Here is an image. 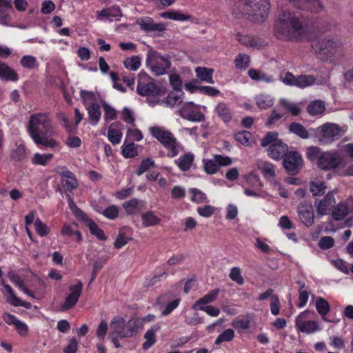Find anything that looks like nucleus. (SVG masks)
Here are the masks:
<instances>
[{
  "mask_svg": "<svg viewBox=\"0 0 353 353\" xmlns=\"http://www.w3.org/2000/svg\"><path fill=\"white\" fill-rule=\"evenodd\" d=\"M85 225L88 227L90 233L99 240L105 241L107 239L103 231L92 219L88 221Z\"/></svg>",
  "mask_w": 353,
  "mask_h": 353,
  "instance_id": "ea45409f",
  "label": "nucleus"
},
{
  "mask_svg": "<svg viewBox=\"0 0 353 353\" xmlns=\"http://www.w3.org/2000/svg\"><path fill=\"white\" fill-rule=\"evenodd\" d=\"M160 327L158 325H154L151 327L145 334L144 337L146 341L143 344V348L144 350L149 349L156 341L155 332L159 330Z\"/></svg>",
  "mask_w": 353,
  "mask_h": 353,
  "instance_id": "f704fd0d",
  "label": "nucleus"
},
{
  "mask_svg": "<svg viewBox=\"0 0 353 353\" xmlns=\"http://www.w3.org/2000/svg\"><path fill=\"white\" fill-rule=\"evenodd\" d=\"M234 337V331L232 329H227L220 334L215 340V345H220L223 342H229L233 340Z\"/></svg>",
  "mask_w": 353,
  "mask_h": 353,
  "instance_id": "de8ad7c7",
  "label": "nucleus"
},
{
  "mask_svg": "<svg viewBox=\"0 0 353 353\" xmlns=\"http://www.w3.org/2000/svg\"><path fill=\"white\" fill-rule=\"evenodd\" d=\"M278 141H281L278 139V133L276 132H269L261 140V145L263 147H267Z\"/></svg>",
  "mask_w": 353,
  "mask_h": 353,
  "instance_id": "864d4df0",
  "label": "nucleus"
},
{
  "mask_svg": "<svg viewBox=\"0 0 353 353\" xmlns=\"http://www.w3.org/2000/svg\"><path fill=\"white\" fill-rule=\"evenodd\" d=\"M34 225L37 233L41 236H46L50 232V230L48 228V226L44 223H43L39 219H37L35 220Z\"/></svg>",
  "mask_w": 353,
  "mask_h": 353,
  "instance_id": "bf43d9fd",
  "label": "nucleus"
},
{
  "mask_svg": "<svg viewBox=\"0 0 353 353\" xmlns=\"http://www.w3.org/2000/svg\"><path fill=\"white\" fill-rule=\"evenodd\" d=\"M315 306L317 312L321 316H326L330 310V306L329 303L325 299L321 297L317 298Z\"/></svg>",
  "mask_w": 353,
  "mask_h": 353,
  "instance_id": "79ce46f5",
  "label": "nucleus"
},
{
  "mask_svg": "<svg viewBox=\"0 0 353 353\" xmlns=\"http://www.w3.org/2000/svg\"><path fill=\"white\" fill-rule=\"evenodd\" d=\"M154 165V161L150 158L143 159L139 166L136 173L138 176H141L146 172L150 168Z\"/></svg>",
  "mask_w": 353,
  "mask_h": 353,
  "instance_id": "13d9d810",
  "label": "nucleus"
},
{
  "mask_svg": "<svg viewBox=\"0 0 353 353\" xmlns=\"http://www.w3.org/2000/svg\"><path fill=\"white\" fill-rule=\"evenodd\" d=\"M339 126L334 123H326L321 126L318 132L319 140L322 143H329L338 139L341 134Z\"/></svg>",
  "mask_w": 353,
  "mask_h": 353,
  "instance_id": "1a4fd4ad",
  "label": "nucleus"
},
{
  "mask_svg": "<svg viewBox=\"0 0 353 353\" xmlns=\"http://www.w3.org/2000/svg\"><path fill=\"white\" fill-rule=\"evenodd\" d=\"M137 91L139 95L144 97H157L161 92V90L145 74L139 75Z\"/></svg>",
  "mask_w": 353,
  "mask_h": 353,
  "instance_id": "6e6552de",
  "label": "nucleus"
},
{
  "mask_svg": "<svg viewBox=\"0 0 353 353\" xmlns=\"http://www.w3.org/2000/svg\"><path fill=\"white\" fill-rule=\"evenodd\" d=\"M89 117V122L92 125H96L100 121L101 112L100 105L97 103H92L86 108Z\"/></svg>",
  "mask_w": 353,
  "mask_h": 353,
  "instance_id": "c85d7f7f",
  "label": "nucleus"
},
{
  "mask_svg": "<svg viewBox=\"0 0 353 353\" xmlns=\"http://www.w3.org/2000/svg\"><path fill=\"white\" fill-rule=\"evenodd\" d=\"M250 62V56L245 54H239L234 60V65L237 69L246 70Z\"/></svg>",
  "mask_w": 353,
  "mask_h": 353,
  "instance_id": "49530a36",
  "label": "nucleus"
},
{
  "mask_svg": "<svg viewBox=\"0 0 353 353\" xmlns=\"http://www.w3.org/2000/svg\"><path fill=\"white\" fill-rule=\"evenodd\" d=\"M236 39L240 43L246 47L260 48L265 46V42L258 37H254L249 35H243L239 33L236 34Z\"/></svg>",
  "mask_w": 353,
  "mask_h": 353,
  "instance_id": "5701e85b",
  "label": "nucleus"
},
{
  "mask_svg": "<svg viewBox=\"0 0 353 353\" xmlns=\"http://www.w3.org/2000/svg\"><path fill=\"white\" fill-rule=\"evenodd\" d=\"M217 117L224 123L230 122L233 117V111L229 104L219 102L214 109Z\"/></svg>",
  "mask_w": 353,
  "mask_h": 353,
  "instance_id": "4be33fe9",
  "label": "nucleus"
},
{
  "mask_svg": "<svg viewBox=\"0 0 353 353\" xmlns=\"http://www.w3.org/2000/svg\"><path fill=\"white\" fill-rule=\"evenodd\" d=\"M104 110V119L106 122L112 121L117 117V110L105 102L102 103Z\"/></svg>",
  "mask_w": 353,
  "mask_h": 353,
  "instance_id": "603ef678",
  "label": "nucleus"
},
{
  "mask_svg": "<svg viewBox=\"0 0 353 353\" xmlns=\"http://www.w3.org/2000/svg\"><path fill=\"white\" fill-rule=\"evenodd\" d=\"M150 131L151 134L168 150V157L173 158L177 156L179 143L170 131L159 126L152 127Z\"/></svg>",
  "mask_w": 353,
  "mask_h": 353,
  "instance_id": "39448f33",
  "label": "nucleus"
},
{
  "mask_svg": "<svg viewBox=\"0 0 353 353\" xmlns=\"http://www.w3.org/2000/svg\"><path fill=\"white\" fill-rule=\"evenodd\" d=\"M0 79L3 81H17L19 74L7 63L0 61Z\"/></svg>",
  "mask_w": 353,
  "mask_h": 353,
  "instance_id": "393cba45",
  "label": "nucleus"
},
{
  "mask_svg": "<svg viewBox=\"0 0 353 353\" xmlns=\"http://www.w3.org/2000/svg\"><path fill=\"white\" fill-rule=\"evenodd\" d=\"M242 14L252 15L259 21H263L270 9L269 0H241L238 6Z\"/></svg>",
  "mask_w": 353,
  "mask_h": 353,
  "instance_id": "20e7f679",
  "label": "nucleus"
},
{
  "mask_svg": "<svg viewBox=\"0 0 353 353\" xmlns=\"http://www.w3.org/2000/svg\"><path fill=\"white\" fill-rule=\"evenodd\" d=\"M338 193L337 189L330 191L321 199H316L314 205L316 208L317 213L319 215H326L330 210L334 208L336 203L334 195Z\"/></svg>",
  "mask_w": 353,
  "mask_h": 353,
  "instance_id": "ddd939ff",
  "label": "nucleus"
},
{
  "mask_svg": "<svg viewBox=\"0 0 353 353\" xmlns=\"http://www.w3.org/2000/svg\"><path fill=\"white\" fill-rule=\"evenodd\" d=\"M293 6L302 10H310L312 12H319L323 8L321 0H288Z\"/></svg>",
  "mask_w": 353,
  "mask_h": 353,
  "instance_id": "6ab92c4d",
  "label": "nucleus"
},
{
  "mask_svg": "<svg viewBox=\"0 0 353 353\" xmlns=\"http://www.w3.org/2000/svg\"><path fill=\"white\" fill-rule=\"evenodd\" d=\"M179 115L189 121L202 122L205 121V116L201 111V107L192 102L185 103L179 110Z\"/></svg>",
  "mask_w": 353,
  "mask_h": 353,
  "instance_id": "0eeeda50",
  "label": "nucleus"
},
{
  "mask_svg": "<svg viewBox=\"0 0 353 353\" xmlns=\"http://www.w3.org/2000/svg\"><path fill=\"white\" fill-rule=\"evenodd\" d=\"M184 93L182 90H173L170 92L165 99V103L167 106L174 108L180 105L183 99Z\"/></svg>",
  "mask_w": 353,
  "mask_h": 353,
  "instance_id": "cd10ccee",
  "label": "nucleus"
},
{
  "mask_svg": "<svg viewBox=\"0 0 353 353\" xmlns=\"http://www.w3.org/2000/svg\"><path fill=\"white\" fill-rule=\"evenodd\" d=\"M315 77L312 75H300L296 77L295 86L304 88L305 87L312 85L315 82Z\"/></svg>",
  "mask_w": 353,
  "mask_h": 353,
  "instance_id": "a18cd8bd",
  "label": "nucleus"
},
{
  "mask_svg": "<svg viewBox=\"0 0 353 353\" xmlns=\"http://www.w3.org/2000/svg\"><path fill=\"white\" fill-rule=\"evenodd\" d=\"M219 292L220 290L219 288L210 291L207 294L196 301L193 308L198 309L200 305H205L213 302L216 300Z\"/></svg>",
  "mask_w": 353,
  "mask_h": 353,
  "instance_id": "72a5a7b5",
  "label": "nucleus"
},
{
  "mask_svg": "<svg viewBox=\"0 0 353 353\" xmlns=\"http://www.w3.org/2000/svg\"><path fill=\"white\" fill-rule=\"evenodd\" d=\"M274 30L279 39L298 41L307 37V31L299 17L288 10L280 12Z\"/></svg>",
  "mask_w": 353,
  "mask_h": 353,
  "instance_id": "f257e3e1",
  "label": "nucleus"
},
{
  "mask_svg": "<svg viewBox=\"0 0 353 353\" xmlns=\"http://www.w3.org/2000/svg\"><path fill=\"white\" fill-rule=\"evenodd\" d=\"M123 64L125 68L131 70H137L141 65L140 58L137 56H132L124 60Z\"/></svg>",
  "mask_w": 353,
  "mask_h": 353,
  "instance_id": "3c124183",
  "label": "nucleus"
},
{
  "mask_svg": "<svg viewBox=\"0 0 353 353\" xmlns=\"http://www.w3.org/2000/svg\"><path fill=\"white\" fill-rule=\"evenodd\" d=\"M273 100L268 96L260 95L256 97V104L260 109H268L273 105Z\"/></svg>",
  "mask_w": 353,
  "mask_h": 353,
  "instance_id": "6e6d98bb",
  "label": "nucleus"
},
{
  "mask_svg": "<svg viewBox=\"0 0 353 353\" xmlns=\"http://www.w3.org/2000/svg\"><path fill=\"white\" fill-rule=\"evenodd\" d=\"M230 278L239 285L244 283V279L241 275V269L239 267H233L230 270L229 274Z\"/></svg>",
  "mask_w": 353,
  "mask_h": 353,
  "instance_id": "4d7b16f0",
  "label": "nucleus"
},
{
  "mask_svg": "<svg viewBox=\"0 0 353 353\" xmlns=\"http://www.w3.org/2000/svg\"><path fill=\"white\" fill-rule=\"evenodd\" d=\"M141 326V321L138 318H133L125 321L123 317L117 315L112 318L110 323L111 335L121 338L132 337L134 336Z\"/></svg>",
  "mask_w": 353,
  "mask_h": 353,
  "instance_id": "f03ea898",
  "label": "nucleus"
},
{
  "mask_svg": "<svg viewBox=\"0 0 353 353\" xmlns=\"http://www.w3.org/2000/svg\"><path fill=\"white\" fill-rule=\"evenodd\" d=\"M289 131L302 139H307L309 137V133L306 128L302 124L299 123H292L289 125Z\"/></svg>",
  "mask_w": 353,
  "mask_h": 353,
  "instance_id": "4c0bfd02",
  "label": "nucleus"
},
{
  "mask_svg": "<svg viewBox=\"0 0 353 353\" xmlns=\"http://www.w3.org/2000/svg\"><path fill=\"white\" fill-rule=\"evenodd\" d=\"M300 221L307 228L312 225L314 220L313 207L310 203H302L297 208Z\"/></svg>",
  "mask_w": 353,
  "mask_h": 353,
  "instance_id": "f3484780",
  "label": "nucleus"
},
{
  "mask_svg": "<svg viewBox=\"0 0 353 353\" xmlns=\"http://www.w3.org/2000/svg\"><path fill=\"white\" fill-rule=\"evenodd\" d=\"M232 163L229 157L216 154L212 159H204V170L209 174L216 173L221 166H228Z\"/></svg>",
  "mask_w": 353,
  "mask_h": 353,
  "instance_id": "9d476101",
  "label": "nucleus"
},
{
  "mask_svg": "<svg viewBox=\"0 0 353 353\" xmlns=\"http://www.w3.org/2000/svg\"><path fill=\"white\" fill-rule=\"evenodd\" d=\"M47 135L48 134H43L34 141L37 145H42L50 148L57 147L58 143L53 139H48Z\"/></svg>",
  "mask_w": 353,
  "mask_h": 353,
  "instance_id": "e2e57ef3",
  "label": "nucleus"
},
{
  "mask_svg": "<svg viewBox=\"0 0 353 353\" xmlns=\"http://www.w3.org/2000/svg\"><path fill=\"white\" fill-rule=\"evenodd\" d=\"M61 176V182L66 191L72 192L78 186V181L74 174L69 170L59 173Z\"/></svg>",
  "mask_w": 353,
  "mask_h": 353,
  "instance_id": "b1692460",
  "label": "nucleus"
},
{
  "mask_svg": "<svg viewBox=\"0 0 353 353\" xmlns=\"http://www.w3.org/2000/svg\"><path fill=\"white\" fill-rule=\"evenodd\" d=\"M146 64L155 75L165 74L171 66L170 60L155 51H150L147 54Z\"/></svg>",
  "mask_w": 353,
  "mask_h": 353,
  "instance_id": "423d86ee",
  "label": "nucleus"
},
{
  "mask_svg": "<svg viewBox=\"0 0 353 353\" xmlns=\"http://www.w3.org/2000/svg\"><path fill=\"white\" fill-rule=\"evenodd\" d=\"M325 110V104L321 101H314L307 108V110L310 115L315 116L323 113Z\"/></svg>",
  "mask_w": 353,
  "mask_h": 353,
  "instance_id": "37998d69",
  "label": "nucleus"
},
{
  "mask_svg": "<svg viewBox=\"0 0 353 353\" xmlns=\"http://www.w3.org/2000/svg\"><path fill=\"white\" fill-rule=\"evenodd\" d=\"M257 166L265 178L273 179L275 176V169L271 163L260 160L257 162Z\"/></svg>",
  "mask_w": 353,
  "mask_h": 353,
  "instance_id": "473e14b6",
  "label": "nucleus"
},
{
  "mask_svg": "<svg viewBox=\"0 0 353 353\" xmlns=\"http://www.w3.org/2000/svg\"><path fill=\"white\" fill-rule=\"evenodd\" d=\"M61 234L65 236H72L73 235H77V241L80 242L82 241V236L79 230H75L70 225L64 224Z\"/></svg>",
  "mask_w": 353,
  "mask_h": 353,
  "instance_id": "052dcab7",
  "label": "nucleus"
},
{
  "mask_svg": "<svg viewBox=\"0 0 353 353\" xmlns=\"http://www.w3.org/2000/svg\"><path fill=\"white\" fill-rule=\"evenodd\" d=\"M52 157H53V155H52V154H50V153L43 154H39V153H36L34 154V156L32 159V163L34 165L46 166L50 162Z\"/></svg>",
  "mask_w": 353,
  "mask_h": 353,
  "instance_id": "58836bf2",
  "label": "nucleus"
},
{
  "mask_svg": "<svg viewBox=\"0 0 353 353\" xmlns=\"http://www.w3.org/2000/svg\"><path fill=\"white\" fill-rule=\"evenodd\" d=\"M341 43L335 39L324 38L315 43L312 47L319 50V54L327 57L332 56L340 48Z\"/></svg>",
  "mask_w": 353,
  "mask_h": 353,
  "instance_id": "4468645a",
  "label": "nucleus"
},
{
  "mask_svg": "<svg viewBox=\"0 0 353 353\" xmlns=\"http://www.w3.org/2000/svg\"><path fill=\"white\" fill-rule=\"evenodd\" d=\"M137 23L140 26L142 30L146 32H162L165 30L164 23H155L152 18L148 17L139 19Z\"/></svg>",
  "mask_w": 353,
  "mask_h": 353,
  "instance_id": "a211bd4d",
  "label": "nucleus"
},
{
  "mask_svg": "<svg viewBox=\"0 0 353 353\" xmlns=\"http://www.w3.org/2000/svg\"><path fill=\"white\" fill-rule=\"evenodd\" d=\"M26 156L25 147L22 145H19L11 154V157L14 161H21Z\"/></svg>",
  "mask_w": 353,
  "mask_h": 353,
  "instance_id": "774afa93",
  "label": "nucleus"
},
{
  "mask_svg": "<svg viewBox=\"0 0 353 353\" xmlns=\"http://www.w3.org/2000/svg\"><path fill=\"white\" fill-rule=\"evenodd\" d=\"M12 9L11 2L7 0H0V23L3 26H8L10 17L7 11Z\"/></svg>",
  "mask_w": 353,
  "mask_h": 353,
  "instance_id": "c756f323",
  "label": "nucleus"
},
{
  "mask_svg": "<svg viewBox=\"0 0 353 353\" xmlns=\"http://www.w3.org/2000/svg\"><path fill=\"white\" fill-rule=\"evenodd\" d=\"M248 74L252 79L255 81H262L268 83L273 81L272 77L255 69L249 70Z\"/></svg>",
  "mask_w": 353,
  "mask_h": 353,
  "instance_id": "c03bdc74",
  "label": "nucleus"
},
{
  "mask_svg": "<svg viewBox=\"0 0 353 353\" xmlns=\"http://www.w3.org/2000/svg\"><path fill=\"white\" fill-rule=\"evenodd\" d=\"M327 188L325 183L319 179H316L310 183V192L314 196L323 194Z\"/></svg>",
  "mask_w": 353,
  "mask_h": 353,
  "instance_id": "e433bc0d",
  "label": "nucleus"
},
{
  "mask_svg": "<svg viewBox=\"0 0 353 353\" xmlns=\"http://www.w3.org/2000/svg\"><path fill=\"white\" fill-rule=\"evenodd\" d=\"M122 134L117 130L109 128L108 132V138L112 144L120 143Z\"/></svg>",
  "mask_w": 353,
  "mask_h": 353,
  "instance_id": "0e129e2a",
  "label": "nucleus"
},
{
  "mask_svg": "<svg viewBox=\"0 0 353 353\" xmlns=\"http://www.w3.org/2000/svg\"><path fill=\"white\" fill-rule=\"evenodd\" d=\"M283 167L291 175L296 174L303 165V159L297 152H289L283 159Z\"/></svg>",
  "mask_w": 353,
  "mask_h": 353,
  "instance_id": "9b49d317",
  "label": "nucleus"
},
{
  "mask_svg": "<svg viewBox=\"0 0 353 353\" xmlns=\"http://www.w3.org/2000/svg\"><path fill=\"white\" fill-rule=\"evenodd\" d=\"M288 146L282 141H278L270 145L268 149V156L275 160H279L288 154Z\"/></svg>",
  "mask_w": 353,
  "mask_h": 353,
  "instance_id": "412c9836",
  "label": "nucleus"
},
{
  "mask_svg": "<svg viewBox=\"0 0 353 353\" xmlns=\"http://www.w3.org/2000/svg\"><path fill=\"white\" fill-rule=\"evenodd\" d=\"M123 207L128 214H137L143 209L142 202L137 199L124 202Z\"/></svg>",
  "mask_w": 353,
  "mask_h": 353,
  "instance_id": "2f4dec72",
  "label": "nucleus"
},
{
  "mask_svg": "<svg viewBox=\"0 0 353 353\" xmlns=\"http://www.w3.org/2000/svg\"><path fill=\"white\" fill-rule=\"evenodd\" d=\"M173 297L174 294L172 292H167L158 298L157 303L159 305H166L165 309L162 311L163 315L167 316L170 314L179 305V299L168 302Z\"/></svg>",
  "mask_w": 353,
  "mask_h": 353,
  "instance_id": "aec40b11",
  "label": "nucleus"
},
{
  "mask_svg": "<svg viewBox=\"0 0 353 353\" xmlns=\"http://www.w3.org/2000/svg\"><path fill=\"white\" fill-rule=\"evenodd\" d=\"M52 129L49 113L39 112L30 115L28 130L33 141L43 134H48Z\"/></svg>",
  "mask_w": 353,
  "mask_h": 353,
  "instance_id": "7ed1b4c3",
  "label": "nucleus"
},
{
  "mask_svg": "<svg viewBox=\"0 0 353 353\" xmlns=\"http://www.w3.org/2000/svg\"><path fill=\"white\" fill-rule=\"evenodd\" d=\"M322 153L323 152H321V149L319 148L316 146H311L307 149L306 156L309 160L313 161L316 159H319V156H321Z\"/></svg>",
  "mask_w": 353,
  "mask_h": 353,
  "instance_id": "338daca9",
  "label": "nucleus"
},
{
  "mask_svg": "<svg viewBox=\"0 0 353 353\" xmlns=\"http://www.w3.org/2000/svg\"><path fill=\"white\" fill-rule=\"evenodd\" d=\"M351 212H353V197L350 196L346 200L339 202L334 206L332 210V216L334 220L341 221Z\"/></svg>",
  "mask_w": 353,
  "mask_h": 353,
  "instance_id": "dca6fc26",
  "label": "nucleus"
},
{
  "mask_svg": "<svg viewBox=\"0 0 353 353\" xmlns=\"http://www.w3.org/2000/svg\"><path fill=\"white\" fill-rule=\"evenodd\" d=\"M141 219L143 226L145 228L157 225L161 222V219L151 210L142 213Z\"/></svg>",
  "mask_w": 353,
  "mask_h": 353,
  "instance_id": "7c9ffc66",
  "label": "nucleus"
},
{
  "mask_svg": "<svg viewBox=\"0 0 353 353\" xmlns=\"http://www.w3.org/2000/svg\"><path fill=\"white\" fill-rule=\"evenodd\" d=\"M277 108L286 113H290L293 116H297L301 112V108L298 104L289 101L287 99H282L279 101Z\"/></svg>",
  "mask_w": 353,
  "mask_h": 353,
  "instance_id": "a878e982",
  "label": "nucleus"
},
{
  "mask_svg": "<svg viewBox=\"0 0 353 353\" xmlns=\"http://www.w3.org/2000/svg\"><path fill=\"white\" fill-rule=\"evenodd\" d=\"M310 314H314V312H312L309 310H306L304 312H301L296 318V326L297 327L298 330L301 332L312 334L320 330L319 324L316 321H305V319L308 317L307 315Z\"/></svg>",
  "mask_w": 353,
  "mask_h": 353,
  "instance_id": "f8f14e48",
  "label": "nucleus"
},
{
  "mask_svg": "<svg viewBox=\"0 0 353 353\" xmlns=\"http://www.w3.org/2000/svg\"><path fill=\"white\" fill-rule=\"evenodd\" d=\"M20 64L25 68L34 69L37 67V59L31 55H25L20 60Z\"/></svg>",
  "mask_w": 353,
  "mask_h": 353,
  "instance_id": "5fc2aeb1",
  "label": "nucleus"
},
{
  "mask_svg": "<svg viewBox=\"0 0 353 353\" xmlns=\"http://www.w3.org/2000/svg\"><path fill=\"white\" fill-rule=\"evenodd\" d=\"M196 76L202 81L207 82L208 83H214V80L212 77L213 74V70L207 68H202V67H197L196 68Z\"/></svg>",
  "mask_w": 353,
  "mask_h": 353,
  "instance_id": "c9c22d12",
  "label": "nucleus"
},
{
  "mask_svg": "<svg viewBox=\"0 0 353 353\" xmlns=\"http://www.w3.org/2000/svg\"><path fill=\"white\" fill-rule=\"evenodd\" d=\"M342 159L334 152H323L318 160V166L322 170H330L340 166Z\"/></svg>",
  "mask_w": 353,
  "mask_h": 353,
  "instance_id": "2eb2a0df",
  "label": "nucleus"
},
{
  "mask_svg": "<svg viewBox=\"0 0 353 353\" xmlns=\"http://www.w3.org/2000/svg\"><path fill=\"white\" fill-rule=\"evenodd\" d=\"M251 137V133L245 130L237 132L234 135L236 141L241 143L243 145H248Z\"/></svg>",
  "mask_w": 353,
  "mask_h": 353,
  "instance_id": "69168bd1",
  "label": "nucleus"
},
{
  "mask_svg": "<svg viewBox=\"0 0 353 353\" xmlns=\"http://www.w3.org/2000/svg\"><path fill=\"white\" fill-rule=\"evenodd\" d=\"M108 322L101 319L96 330V335L100 340H103L108 331Z\"/></svg>",
  "mask_w": 353,
  "mask_h": 353,
  "instance_id": "680f3d73",
  "label": "nucleus"
},
{
  "mask_svg": "<svg viewBox=\"0 0 353 353\" xmlns=\"http://www.w3.org/2000/svg\"><path fill=\"white\" fill-rule=\"evenodd\" d=\"M192 194L191 200L196 203H201L208 201L206 194L197 188L190 189Z\"/></svg>",
  "mask_w": 353,
  "mask_h": 353,
  "instance_id": "8fccbe9b",
  "label": "nucleus"
},
{
  "mask_svg": "<svg viewBox=\"0 0 353 353\" xmlns=\"http://www.w3.org/2000/svg\"><path fill=\"white\" fill-rule=\"evenodd\" d=\"M194 155L191 152H188L180 156L174 163L177 165L181 171L186 172L189 170L193 164Z\"/></svg>",
  "mask_w": 353,
  "mask_h": 353,
  "instance_id": "bb28decb",
  "label": "nucleus"
},
{
  "mask_svg": "<svg viewBox=\"0 0 353 353\" xmlns=\"http://www.w3.org/2000/svg\"><path fill=\"white\" fill-rule=\"evenodd\" d=\"M284 116L285 112L281 111L280 108L274 109L272 111L271 114L268 117L267 121L265 122V125L268 126L274 125Z\"/></svg>",
  "mask_w": 353,
  "mask_h": 353,
  "instance_id": "09e8293b",
  "label": "nucleus"
},
{
  "mask_svg": "<svg viewBox=\"0 0 353 353\" xmlns=\"http://www.w3.org/2000/svg\"><path fill=\"white\" fill-rule=\"evenodd\" d=\"M160 16L164 19H170L181 21H186L190 18L188 15L184 14L181 12L176 10H170L161 13Z\"/></svg>",
  "mask_w": 353,
  "mask_h": 353,
  "instance_id": "a19ab883",
  "label": "nucleus"
}]
</instances>
